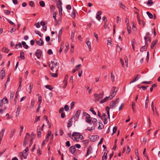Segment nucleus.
<instances>
[{
	"instance_id": "473e14b6",
	"label": "nucleus",
	"mask_w": 160,
	"mask_h": 160,
	"mask_svg": "<svg viewBox=\"0 0 160 160\" xmlns=\"http://www.w3.org/2000/svg\"><path fill=\"white\" fill-rule=\"evenodd\" d=\"M147 14L150 18H152L153 16L152 14L149 12H147Z\"/></svg>"
},
{
	"instance_id": "69168bd1",
	"label": "nucleus",
	"mask_w": 160,
	"mask_h": 160,
	"mask_svg": "<svg viewBox=\"0 0 160 160\" xmlns=\"http://www.w3.org/2000/svg\"><path fill=\"white\" fill-rule=\"evenodd\" d=\"M59 131L60 135H61V136L63 134V133H64L63 130L61 128H60Z\"/></svg>"
},
{
	"instance_id": "a211bd4d",
	"label": "nucleus",
	"mask_w": 160,
	"mask_h": 160,
	"mask_svg": "<svg viewBox=\"0 0 160 160\" xmlns=\"http://www.w3.org/2000/svg\"><path fill=\"white\" fill-rule=\"evenodd\" d=\"M148 47L147 46H143L140 49V51L141 52H143V51H146Z\"/></svg>"
},
{
	"instance_id": "4c0bfd02",
	"label": "nucleus",
	"mask_w": 160,
	"mask_h": 160,
	"mask_svg": "<svg viewBox=\"0 0 160 160\" xmlns=\"http://www.w3.org/2000/svg\"><path fill=\"white\" fill-rule=\"evenodd\" d=\"M135 41V40L134 39H133V40L132 41L131 43L132 48V49L133 50H135V46H134V42Z\"/></svg>"
},
{
	"instance_id": "dca6fc26",
	"label": "nucleus",
	"mask_w": 160,
	"mask_h": 160,
	"mask_svg": "<svg viewBox=\"0 0 160 160\" xmlns=\"http://www.w3.org/2000/svg\"><path fill=\"white\" fill-rule=\"evenodd\" d=\"M26 134L27 136L24 138V140L28 142L29 138L30 137V134L28 133H27Z\"/></svg>"
},
{
	"instance_id": "a18cd8bd",
	"label": "nucleus",
	"mask_w": 160,
	"mask_h": 160,
	"mask_svg": "<svg viewBox=\"0 0 160 160\" xmlns=\"http://www.w3.org/2000/svg\"><path fill=\"white\" fill-rule=\"evenodd\" d=\"M119 98H118L117 99H116L115 101H113V102H114L115 104V105L116 106L117 104H118L119 102Z\"/></svg>"
},
{
	"instance_id": "13d9d810",
	"label": "nucleus",
	"mask_w": 160,
	"mask_h": 160,
	"mask_svg": "<svg viewBox=\"0 0 160 160\" xmlns=\"http://www.w3.org/2000/svg\"><path fill=\"white\" fill-rule=\"evenodd\" d=\"M38 96V102H39L40 104L42 102V97L41 96L39 95Z\"/></svg>"
},
{
	"instance_id": "680f3d73",
	"label": "nucleus",
	"mask_w": 160,
	"mask_h": 160,
	"mask_svg": "<svg viewBox=\"0 0 160 160\" xmlns=\"http://www.w3.org/2000/svg\"><path fill=\"white\" fill-rule=\"evenodd\" d=\"M135 103L133 102H132V109L133 110V112H134V107H135Z\"/></svg>"
},
{
	"instance_id": "2f4dec72",
	"label": "nucleus",
	"mask_w": 160,
	"mask_h": 160,
	"mask_svg": "<svg viewBox=\"0 0 160 160\" xmlns=\"http://www.w3.org/2000/svg\"><path fill=\"white\" fill-rule=\"evenodd\" d=\"M26 152H24V150L22 154V156L24 157V159L26 158L27 156V154Z\"/></svg>"
},
{
	"instance_id": "0eeeda50",
	"label": "nucleus",
	"mask_w": 160,
	"mask_h": 160,
	"mask_svg": "<svg viewBox=\"0 0 160 160\" xmlns=\"http://www.w3.org/2000/svg\"><path fill=\"white\" fill-rule=\"evenodd\" d=\"M87 149V152L86 155V157H87L88 155L92 153V148L91 146H88Z\"/></svg>"
},
{
	"instance_id": "ddd939ff",
	"label": "nucleus",
	"mask_w": 160,
	"mask_h": 160,
	"mask_svg": "<svg viewBox=\"0 0 160 160\" xmlns=\"http://www.w3.org/2000/svg\"><path fill=\"white\" fill-rule=\"evenodd\" d=\"M158 42L157 40H155L154 41H153L151 45V48L152 49L153 48L154 46Z\"/></svg>"
},
{
	"instance_id": "8fccbe9b",
	"label": "nucleus",
	"mask_w": 160,
	"mask_h": 160,
	"mask_svg": "<svg viewBox=\"0 0 160 160\" xmlns=\"http://www.w3.org/2000/svg\"><path fill=\"white\" fill-rule=\"evenodd\" d=\"M29 5L31 7H33L35 5L34 2L33 1H30Z\"/></svg>"
},
{
	"instance_id": "20e7f679",
	"label": "nucleus",
	"mask_w": 160,
	"mask_h": 160,
	"mask_svg": "<svg viewBox=\"0 0 160 160\" xmlns=\"http://www.w3.org/2000/svg\"><path fill=\"white\" fill-rule=\"evenodd\" d=\"M8 100L6 97H4L2 100H0V108L2 106L3 104H8Z\"/></svg>"
},
{
	"instance_id": "09e8293b",
	"label": "nucleus",
	"mask_w": 160,
	"mask_h": 160,
	"mask_svg": "<svg viewBox=\"0 0 160 160\" xmlns=\"http://www.w3.org/2000/svg\"><path fill=\"white\" fill-rule=\"evenodd\" d=\"M111 78L112 81L113 82L114 80V76L112 72L111 73Z\"/></svg>"
},
{
	"instance_id": "f03ea898",
	"label": "nucleus",
	"mask_w": 160,
	"mask_h": 160,
	"mask_svg": "<svg viewBox=\"0 0 160 160\" xmlns=\"http://www.w3.org/2000/svg\"><path fill=\"white\" fill-rule=\"evenodd\" d=\"M104 95V92L102 91V92L99 94L95 93L94 94L95 97V101L97 102L100 99H102L103 96Z\"/></svg>"
},
{
	"instance_id": "2eb2a0df",
	"label": "nucleus",
	"mask_w": 160,
	"mask_h": 160,
	"mask_svg": "<svg viewBox=\"0 0 160 160\" xmlns=\"http://www.w3.org/2000/svg\"><path fill=\"white\" fill-rule=\"evenodd\" d=\"M140 77V74H138L137 75L136 77L132 81H131V82H130V84L133 83L137 80L138 79V78Z\"/></svg>"
},
{
	"instance_id": "4468645a",
	"label": "nucleus",
	"mask_w": 160,
	"mask_h": 160,
	"mask_svg": "<svg viewBox=\"0 0 160 160\" xmlns=\"http://www.w3.org/2000/svg\"><path fill=\"white\" fill-rule=\"evenodd\" d=\"M80 113L81 111L80 110H77L74 116V118H78L79 117Z\"/></svg>"
},
{
	"instance_id": "603ef678",
	"label": "nucleus",
	"mask_w": 160,
	"mask_h": 160,
	"mask_svg": "<svg viewBox=\"0 0 160 160\" xmlns=\"http://www.w3.org/2000/svg\"><path fill=\"white\" fill-rule=\"evenodd\" d=\"M56 15L57 12H55L53 14V17L55 19V21H57V19L56 18Z\"/></svg>"
},
{
	"instance_id": "49530a36",
	"label": "nucleus",
	"mask_w": 160,
	"mask_h": 160,
	"mask_svg": "<svg viewBox=\"0 0 160 160\" xmlns=\"http://www.w3.org/2000/svg\"><path fill=\"white\" fill-rule=\"evenodd\" d=\"M115 106V104L114 102H113V101H112L110 103V106L112 108H113Z\"/></svg>"
},
{
	"instance_id": "f257e3e1",
	"label": "nucleus",
	"mask_w": 160,
	"mask_h": 160,
	"mask_svg": "<svg viewBox=\"0 0 160 160\" xmlns=\"http://www.w3.org/2000/svg\"><path fill=\"white\" fill-rule=\"evenodd\" d=\"M117 91V89L115 87H113L112 88L111 91L110 93V95L108 97H106L104 98L107 101L109 100H111L112 98L116 95Z\"/></svg>"
},
{
	"instance_id": "338daca9",
	"label": "nucleus",
	"mask_w": 160,
	"mask_h": 160,
	"mask_svg": "<svg viewBox=\"0 0 160 160\" xmlns=\"http://www.w3.org/2000/svg\"><path fill=\"white\" fill-rule=\"evenodd\" d=\"M75 103V102H71V106H70L71 109H72L73 108V106L74 105Z\"/></svg>"
},
{
	"instance_id": "f8f14e48",
	"label": "nucleus",
	"mask_w": 160,
	"mask_h": 160,
	"mask_svg": "<svg viewBox=\"0 0 160 160\" xmlns=\"http://www.w3.org/2000/svg\"><path fill=\"white\" fill-rule=\"evenodd\" d=\"M85 120L87 123L91 124V120L90 115H88V116H87V117H86Z\"/></svg>"
},
{
	"instance_id": "7ed1b4c3",
	"label": "nucleus",
	"mask_w": 160,
	"mask_h": 160,
	"mask_svg": "<svg viewBox=\"0 0 160 160\" xmlns=\"http://www.w3.org/2000/svg\"><path fill=\"white\" fill-rule=\"evenodd\" d=\"M58 2H56V4L57 8L59 10V12L60 13V15H62V8L61 5L62 4L61 0H58Z\"/></svg>"
},
{
	"instance_id": "5701e85b",
	"label": "nucleus",
	"mask_w": 160,
	"mask_h": 160,
	"mask_svg": "<svg viewBox=\"0 0 160 160\" xmlns=\"http://www.w3.org/2000/svg\"><path fill=\"white\" fill-rule=\"evenodd\" d=\"M138 21L140 24H142L144 27L145 24V22L143 20L141 21L139 18H138Z\"/></svg>"
},
{
	"instance_id": "79ce46f5",
	"label": "nucleus",
	"mask_w": 160,
	"mask_h": 160,
	"mask_svg": "<svg viewBox=\"0 0 160 160\" xmlns=\"http://www.w3.org/2000/svg\"><path fill=\"white\" fill-rule=\"evenodd\" d=\"M153 4V2L152 0H148L147 3V4L149 6H151Z\"/></svg>"
},
{
	"instance_id": "bf43d9fd",
	"label": "nucleus",
	"mask_w": 160,
	"mask_h": 160,
	"mask_svg": "<svg viewBox=\"0 0 160 160\" xmlns=\"http://www.w3.org/2000/svg\"><path fill=\"white\" fill-rule=\"evenodd\" d=\"M40 116H38V117L37 116L36 117V118L35 120L34 121V123H36L37 121H38L40 120Z\"/></svg>"
},
{
	"instance_id": "c03bdc74",
	"label": "nucleus",
	"mask_w": 160,
	"mask_h": 160,
	"mask_svg": "<svg viewBox=\"0 0 160 160\" xmlns=\"http://www.w3.org/2000/svg\"><path fill=\"white\" fill-rule=\"evenodd\" d=\"M117 130V127L115 126L113 128V132L112 133V135H113L115 133H116Z\"/></svg>"
},
{
	"instance_id": "aec40b11",
	"label": "nucleus",
	"mask_w": 160,
	"mask_h": 160,
	"mask_svg": "<svg viewBox=\"0 0 160 160\" xmlns=\"http://www.w3.org/2000/svg\"><path fill=\"white\" fill-rule=\"evenodd\" d=\"M2 52L8 53L9 52V50L6 47H3L2 49Z\"/></svg>"
},
{
	"instance_id": "423d86ee",
	"label": "nucleus",
	"mask_w": 160,
	"mask_h": 160,
	"mask_svg": "<svg viewBox=\"0 0 160 160\" xmlns=\"http://www.w3.org/2000/svg\"><path fill=\"white\" fill-rule=\"evenodd\" d=\"M99 137L98 135H96L93 136H91L90 138V139L93 142H95L98 139Z\"/></svg>"
},
{
	"instance_id": "864d4df0",
	"label": "nucleus",
	"mask_w": 160,
	"mask_h": 160,
	"mask_svg": "<svg viewBox=\"0 0 160 160\" xmlns=\"http://www.w3.org/2000/svg\"><path fill=\"white\" fill-rule=\"evenodd\" d=\"M13 96H14V93L12 92L11 91L10 92V99L12 100L13 98Z\"/></svg>"
},
{
	"instance_id": "b1692460",
	"label": "nucleus",
	"mask_w": 160,
	"mask_h": 160,
	"mask_svg": "<svg viewBox=\"0 0 160 160\" xmlns=\"http://www.w3.org/2000/svg\"><path fill=\"white\" fill-rule=\"evenodd\" d=\"M20 57L22 59H25L24 53L22 51L20 52Z\"/></svg>"
},
{
	"instance_id": "9b49d317",
	"label": "nucleus",
	"mask_w": 160,
	"mask_h": 160,
	"mask_svg": "<svg viewBox=\"0 0 160 160\" xmlns=\"http://www.w3.org/2000/svg\"><path fill=\"white\" fill-rule=\"evenodd\" d=\"M58 71V69H57L55 73H53L52 72H50V75L52 77L54 78L57 77H58V73L57 72Z\"/></svg>"
},
{
	"instance_id": "f3484780",
	"label": "nucleus",
	"mask_w": 160,
	"mask_h": 160,
	"mask_svg": "<svg viewBox=\"0 0 160 160\" xmlns=\"http://www.w3.org/2000/svg\"><path fill=\"white\" fill-rule=\"evenodd\" d=\"M72 118H71L69 120V122L68 124V128H70V127H71L72 125Z\"/></svg>"
},
{
	"instance_id": "7c9ffc66",
	"label": "nucleus",
	"mask_w": 160,
	"mask_h": 160,
	"mask_svg": "<svg viewBox=\"0 0 160 160\" xmlns=\"http://www.w3.org/2000/svg\"><path fill=\"white\" fill-rule=\"evenodd\" d=\"M37 136L38 137H40L41 136V132L40 130V128H37Z\"/></svg>"
},
{
	"instance_id": "9d476101",
	"label": "nucleus",
	"mask_w": 160,
	"mask_h": 160,
	"mask_svg": "<svg viewBox=\"0 0 160 160\" xmlns=\"http://www.w3.org/2000/svg\"><path fill=\"white\" fill-rule=\"evenodd\" d=\"M102 14V12L101 11H98L97 13V16L96 18L98 20H100L101 19V17L100 16Z\"/></svg>"
},
{
	"instance_id": "4d7b16f0",
	"label": "nucleus",
	"mask_w": 160,
	"mask_h": 160,
	"mask_svg": "<svg viewBox=\"0 0 160 160\" xmlns=\"http://www.w3.org/2000/svg\"><path fill=\"white\" fill-rule=\"evenodd\" d=\"M93 34H94V35L95 37L96 38V41H98V34H96L95 32H94Z\"/></svg>"
},
{
	"instance_id": "6e6d98bb",
	"label": "nucleus",
	"mask_w": 160,
	"mask_h": 160,
	"mask_svg": "<svg viewBox=\"0 0 160 160\" xmlns=\"http://www.w3.org/2000/svg\"><path fill=\"white\" fill-rule=\"evenodd\" d=\"M63 83L64 84V85L63 86V88L65 89L67 85L68 82L67 81H63Z\"/></svg>"
},
{
	"instance_id": "c9c22d12",
	"label": "nucleus",
	"mask_w": 160,
	"mask_h": 160,
	"mask_svg": "<svg viewBox=\"0 0 160 160\" xmlns=\"http://www.w3.org/2000/svg\"><path fill=\"white\" fill-rule=\"evenodd\" d=\"M107 42L108 44V45H112V40L110 38H108Z\"/></svg>"
},
{
	"instance_id": "e433bc0d",
	"label": "nucleus",
	"mask_w": 160,
	"mask_h": 160,
	"mask_svg": "<svg viewBox=\"0 0 160 160\" xmlns=\"http://www.w3.org/2000/svg\"><path fill=\"white\" fill-rule=\"evenodd\" d=\"M39 4L40 6L42 7H44L45 6V3L44 2L42 1H41L40 2Z\"/></svg>"
},
{
	"instance_id": "5fc2aeb1",
	"label": "nucleus",
	"mask_w": 160,
	"mask_h": 160,
	"mask_svg": "<svg viewBox=\"0 0 160 160\" xmlns=\"http://www.w3.org/2000/svg\"><path fill=\"white\" fill-rule=\"evenodd\" d=\"M152 83V81H148V82L143 81L142 82V84L145 83L146 84H151Z\"/></svg>"
},
{
	"instance_id": "bb28decb",
	"label": "nucleus",
	"mask_w": 160,
	"mask_h": 160,
	"mask_svg": "<svg viewBox=\"0 0 160 160\" xmlns=\"http://www.w3.org/2000/svg\"><path fill=\"white\" fill-rule=\"evenodd\" d=\"M109 109H110V108L109 107H108V106H107L105 108V110L107 111V113L108 115V118H110Z\"/></svg>"
},
{
	"instance_id": "37998d69",
	"label": "nucleus",
	"mask_w": 160,
	"mask_h": 160,
	"mask_svg": "<svg viewBox=\"0 0 160 160\" xmlns=\"http://www.w3.org/2000/svg\"><path fill=\"white\" fill-rule=\"evenodd\" d=\"M90 111L93 114L95 115H96V113L94 110L93 108L92 107H91L90 108Z\"/></svg>"
},
{
	"instance_id": "4be33fe9",
	"label": "nucleus",
	"mask_w": 160,
	"mask_h": 160,
	"mask_svg": "<svg viewBox=\"0 0 160 160\" xmlns=\"http://www.w3.org/2000/svg\"><path fill=\"white\" fill-rule=\"evenodd\" d=\"M4 69V68H3L1 71V73L2 75V78L1 79H2L3 78L4 76H5V71L3 70Z\"/></svg>"
},
{
	"instance_id": "052dcab7",
	"label": "nucleus",
	"mask_w": 160,
	"mask_h": 160,
	"mask_svg": "<svg viewBox=\"0 0 160 160\" xmlns=\"http://www.w3.org/2000/svg\"><path fill=\"white\" fill-rule=\"evenodd\" d=\"M51 63L52 64L54 65L55 66H58L59 65V63H58L57 62L55 63V62H54L53 61H51Z\"/></svg>"
},
{
	"instance_id": "c85d7f7f",
	"label": "nucleus",
	"mask_w": 160,
	"mask_h": 160,
	"mask_svg": "<svg viewBox=\"0 0 160 160\" xmlns=\"http://www.w3.org/2000/svg\"><path fill=\"white\" fill-rule=\"evenodd\" d=\"M33 85L32 83L31 82L30 83V86L28 89L30 90L29 93H31L32 92V89L33 88Z\"/></svg>"
},
{
	"instance_id": "3c124183",
	"label": "nucleus",
	"mask_w": 160,
	"mask_h": 160,
	"mask_svg": "<svg viewBox=\"0 0 160 160\" xmlns=\"http://www.w3.org/2000/svg\"><path fill=\"white\" fill-rule=\"evenodd\" d=\"M80 133L79 132H73L72 136L73 137L77 136Z\"/></svg>"
},
{
	"instance_id": "a878e982",
	"label": "nucleus",
	"mask_w": 160,
	"mask_h": 160,
	"mask_svg": "<svg viewBox=\"0 0 160 160\" xmlns=\"http://www.w3.org/2000/svg\"><path fill=\"white\" fill-rule=\"evenodd\" d=\"M121 8L125 11H126L128 9V8H126V6L122 3H121Z\"/></svg>"
},
{
	"instance_id": "393cba45",
	"label": "nucleus",
	"mask_w": 160,
	"mask_h": 160,
	"mask_svg": "<svg viewBox=\"0 0 160 160\" xmlns=\"http://www.w3.org/2000/svg\"><path fill=\"white\" fill-rule=\"evenodd\" d=\"M21 107L19 106L17 108V112L16 113V116L19 115V112L20 111Z\"/></svg>"
},
{
	"instance_id": "72a5a7b5",
	"label": "nucleus",
	"mask_w": 160,
	"mask_h": 160,
	"mask_svg": "<svg viewBox=\"0 0 160 160\" xmlns=\"http://www.w3.org/2000/svg\"><path fill=\"white\" fill-rule=\"evenodd\" d=\"M75 10L73 9V10L71 16L73 18H75Z\"/></svg>"
},
{
	"instance_id": "1a4fd4ad",
	"label": "nucleus",
	"mask_w": 160,
	"mask_h": 160,
	"mask_svg": "<svg viewBox=\"0 0 160 160\" xmlns=\"http://www.w3.org/2000/svg\"><path fill=\"white\" fill-rule=\"evenodd\" d=\"M36 41V43L39 46H42L43 45V40L41 39L40 38L39 41H37L35 40Z\"/></svg>"
},
{
	"instance_id": "cd10ccee",
	"label": "nucleus",
	"mask_w": 160,
	"mask_h": 160,
	"mask_svg": "<svg viewBox=\"0 0 160 160\" xmlns=\"http://www.w3.org/2000/svg\"><path fill=\"white\" fill-rule=\"evenodd\" d=\"M15 129H13L11 130L10 135V138H11L14 135V133L15 132Z\"/></svg>"
},
{
	"instance_id": "c756f323",
	"label": "nucleus",
	"mask_w": 160,
	"mask_h": 160,
	"mask_svg": "<svg viewBox=\"0 0 160 160\" xmlns=\"http://www.w3.org/2000/svg\"><path fill=\"white\" fill-rule=\"evenodd\" d=\"M86 43L87 45L88 46L90 50L91 51V46L90 42L89 41H88L86 42Z\"/></svg>"
},
{
	"instance_id": "6e6552de",
	"label": "nucleus",
	"mask_w": 160,
	"mask_h": 160,
	"mask_svg": "<svg viewBox=\"0 0 160 160\" xmlns=\"http://www.w3.org/2000/svg\"><path fill=\"white\" fill-rule=\"evenodd\" d=\"M76 150V149L74 146H71L69 148V151L72 154H73L74 153Z\"/></svg>"
},
{
	"instance_id": "de8ad7c7",
	"label": "nucleus",
	"mask_w": 160,
	"mask_h": 160,
	"mask_svg": "<svg viewBox=\"0 0 160 160\" xmlns=\"http://www.w3.org/2000/svg\"><path fill=\"white\" fill-rule=\"evenodd\" d=\"M136 155L138 158V160H140V158L139 156L137 150H136L135 151Z\"/></svg>"
},
{
	"instance_id": "e2e57ef3",
	"label": "nucleus",
	"mask_w": 160,
	"mask_h": 160,
	"mask_svg": "<svg viewBox=\"0 0 160 160\" xmlns=\"http://www.w3.org/2000/svg\"><path fill=\"white\" fill-rule=\"evenodd\" d=\"M64 109L66 111H68L69 109V107L68 105H65L64 106Z\"/></svg>"
},
{
	"instance_id": "a19ab883",
	"label": "nucleus",
	"mask_w": 160,
	"mask_h": 160,
	"mask_svg": "<svg viewBox=\"0 0 160 160\" xmlns=\"http://www.w3.org/2000/svg\"><path fill=\"white\" fill-rule=\"evenodd\" d=\"M107 158V153H104L102 157V159L103 160H106Z\"/></svg>"
},
{
	"instance_id": "0e129e2a",
	"label": "nucleus",
	"mask_w": 160,
	"mask_h": 160,
	"mask_svg": "<svg viewBox=\"0 0 160 160\" xmlns=\"http://www.w3.org/2000/svg\"><path fill=\"white\" fill-rule=\"evenodd\" d=\"M7 21L11 25H14L15 26V24L13 22H12V21H10V20H9V19H7Z\"/></svg>"
},
{
	"instance_id": "412c9836",
	"label": "nucleus",
	"mask_w": 160,
	"mask_h": 160,
	"mask_svg": "<svg viewBox=\"0 0 160 160\" xmlns=\"http://www.w3.org/2000/svg\"><path fill=\"white\" fill-rule=\"evenodd\" d=\"M22 44L23 46V47L26 49H28V46L26 44V43L24 41L22 42Z\"/></svg>"
},
{
	"instance_id": "39448f33",
	"label": "nucleus",
	"mask_w": 160,
	"mask_h": 160,
	"mask_svg": "<svg viewBox=\"0 0 160 160\" xmlns=\"http://www.w3.org/2000/svg\"><path fill=\"white\" fill-rule=\"evenodd\" d=\"M42 53V51L40 49H38L36 51L35 54L38 58L39 59Z\"/></svg>"
},
{
	"instance_id": "58836bf2",
	"label": "nucleus",
	"mask_w": 160,
	"mask_h": 160,
	"mask_svg": "<svg viewBox=\"0 0 160 160\" xmlns=\"http://www.w3.org/2000/svg\"><path fill=\"white\" fill-rule=\"evenodd\" d=\"M66 48L65 49V51L67 52L69 49V45L68 43L66 42Z\"/></svg>"
},
{
	"instance_id": "774afa93",
	"label": "nucleus",
	"mask_w": 160,
	"mask_h": 160,
	"mask_svg": "<svg viewBox=\"0 0 160 160\" xmlns=\"http://www.w3.org/2000/svg\"><path fill=\"white\" fill-rule=\"evenodd\" d=\"M35 26L37 28H39L40 27V23L39 22H38L37 23H35Z\"/></svg>"
},
{
	"instance_id": "6ab92c4d",
	"label": "nucleus",
	"mask_w": 160,
	"mask_h": 160,
	"mask_svg": "<svg viewBox=\"0 0 160 160\" xmlns=\"http://www.w3.org/2000/svg\"><path fill=\"white\" fill-rule=\"evenodd\" d=\"M5 130V128H3L2 129L0 133V138H2Z\"/></svg>"
},
{
	"instance_id": "ea45409f",
	"label": "nucleus",
	"mask_w": 160,
	"mask_h": 160,
	"mask_svg": "<svg viewBox=\"0 0 160 160\" xmlns=\"http://www.w3.org/2000/svg\"><path fill=\"white\" fill-rule=\"evenodd\" d=\"M45 87L47 89H48L50 90H52L53 88H52V86L51 85H45Z\"/></svg>"
},
{
	"instance_id": "f704fd0d",
	"label": "nucleus",
	"mask_w": 160,
	"mask_h": 160,
	"mask_svg": "<svg viewBox=\"0 0 160 160\" xmlns=\"http://www.w3.org/2000/svg\"><path fill=\"white\" fill-rule=\"evenodd\" d=\"M44 117H46V121L47 122V124H48V125H49L48 128H50L51 127V125L49 122V121L47 117V116H46V115H45L44 116Z\"/></svg>"
}]
</instances>
